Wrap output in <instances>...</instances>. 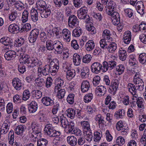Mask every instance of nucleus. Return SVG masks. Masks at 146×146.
<instances>
[{
	"label": "nucleus",
	"mask_w": 146,
	"mask_h": 146,
	"mask_svg": "<svg viewBox=\"0 0 146 146\" xmlns=\"http://www.w3.org/2000/svg\"><path fill=\"white\" fill-rule=\"evenodd\" d=\"M106 5L105 7L106 13L111 16L112 23L116 25L118 24L119 23L120 16L118 13L115 11L116 7L115 3L113 1L110 0Z\"/></svg>",
	"instance_id": "f257e3e1"
},
{
	"label": "nucleus",
	"mask_w": 146,
	"mask_h": 146,
	"mask_svg": "<svg viewBox=\"0 0 146 146\" xmlns=\"http://www.w3.org/2000/svg\"><path fill=\"white\" fill-rule=\"evenodd\" d=\"M46 47L48 50H54L56 54H61L64 50L63 46L61 42L54 39L48 40L46 42Z\"/></svg>",
	"instance_id": "f03ea898"
},
{
	"label": "nucleus",
	"mask_w": 146,
	"mask_h": 146,
	"mask_svg": "<svg viewBox=\"0 0 146 146\" xmlns=\"http://www.w3.org/2000/svg\"><path fill=\"white\" fill-rule=\"evenodd\" d=\"M41 128L40 125L39 124L35 122H32L30 127L29 128L30 137L37 138L40 137L41 135Z\"/></svg>",
	"instance_id": "7ed1b4c3"
},
{
	"label": "nucleus",
	"mask_w": 146,
	"mask_h": 146,
	"mask_svg": "<svg viewBox=\"0 0 146 146\" xmlns=\"http://www.w3.org/2000/svg\"><path fill=\"white\" fill-rule=\"evenodd\" d=\"M88 10L87 8L84 6L81 7L77 11L78 16L79 19L86 20V23L90 20L89 15H87Z\"/></svg>",
	"instance_id": "20e7f679"
},
{
	"label": "nucleus",
	"mask_w": 146,
	"mask_h": 146,
	"mask_svg": "<svg viewBox=\"0 0 146 146\" xmlns=\"http://www.w3.org/2000/svg\"><path fill=\"white\" fill-rule=\"evenodd\" d=\"M44 131L50 137H55L61 133L60 131L54 130L52 125L50 124H48L46 125Z\"/></svg>",
	"instance_id": "39448f33"
},
{
	"label": "nucleus",
	"mask_w": 146,
	"mask_h": 146,
	"mask_svg": "<svg viewBox=\"0 0 146 146\" xmlns=\"http://www.w3.org/2000/svg\"><path fill=\"white\" fill-rule=\"evenodd\" d=\"M59 61L57 59H53L50 62L49 66L50 72L52 75L54 76L58 72L59 68Z\"/></svg>",
	"instance_id": "423d86ee"
},
{
	"label": "nucleus",
	"mask_w": 146,
	"mask_h": 146,
	"mask_svg": "<svg viewBox=\"0 0 146 146\" xmlns=\"http://www.w3.org/2000/svg\"><path fill=\"white\" fill-rule=\"evenodd\" d=\"M119 83V80L117 79H113L112 80L111 85L109 88V92L113 95H114L118 88Z\"/></svg>",
	"instance_id": "0eeeda50"
},
{
	"label": "nucleus",
	"mask_w": 146,
	"mask_h": 146,
	"mask_svg": "<svg viewBox=\"0 0 146 146\" xmlns=\"http://www.w3.org/2000/svg\"><path fill=\"white\" fill-rule=\"evenodd\" d=\"M102 64L98 62L93 63L91 65L92 72L94 74H98L102 72Z\"/></svg>",
	"instance_id": "6e6552de"
},
{
	"label": "nucleus",
	"mask_w": 146,
	"mask_h": 146,
	"mask_svg": "<svg viewBox=\"0 0 146 146\" xmlns=\"http://www.w3.org/2000/svg\"><path fill=\"white\" fill-rule=\"evenodd\" d=\"M39 30L35 29L31 31L30 33L29 40L30 42L34 43L36 40L39 35Z\"/></svg>",
	"instance_id": "1a4fd4ad"
},
{
	"label": "nucleus",
	"mask_w": 146,
	"mask_h": 146,
	"mask_svg": "<svg viewBox=\"0 0 146 146\" xmlns=\"http://www.w3.org/2000/svg\"><path fill=\"white\" fill-rule=\"evenodd\" d=\"M133 82L137 87V90L142 91L144 88V83L143 80L140 78H134Z\"/></svg>",
	"instance_id": "9d476101"
},
{
	"label": "nucleus",
	"mask_w": 146,
	"mask_h": 146,
	"mask_svg": "<svg viewBox=\"0 0 146 146\" xmlns=\"http://www.w3.org/2000/svg\"><path fill=\"white\" fill-rule=\"evenodd\" d=\"M38 74L40 75L41 74L43 76H46L49 75L50 72V68L49 65H46L42 69L41 66L38 67Z\"/></svg>",
	"instance_id": "9b49d317"
},
{
	"label": "nucleus",
	"mask_w": 146,
	"mask_h": 146,
	"mask_svg": "<svg viewBox=\"0 0 146 146\" xmlns=\"http://www.w3.org/2000/svg\"><path fill=\"white\" fill-rule=\"evenodd\" d=\"M0 42L6 46H8V47L7 48L8 49L11 48L13 44L11 39L7 37H3L0 39Z\"/></svg>",
	"instance_id": "f8f14e48"
},
{
	"label": "nucleus",
	"mask_w": 146,
	"mask_h": 146,
	"mask_svg": "<svg viewBox=\"0 0 146 146\" xmlns=\"http://www.w3.org/2000/svg\"><path fill=\"white\" fill-rule=\"evenodd\" d=\"M79 23V20L74 15H70L68 19V24L70 27L76 26Z\"/></svg>",
	"instance_id": "ddd939ff"
},
{
	"label": "nucleus",
	"mask_w": 146,
	"mask_h": 146,
	"mask_svg": "<svg viewBox=\"0 0 146 146\" xmlns=\"http://www.w3.org/2000/svg\"><path fill=\"white\" fill-rule=\"evenodd\" d=\"M13 86L16 90H20L22 87L23 84L18 78H14L12 80Z\"/></svg>",
	"instance_id": "4468645a"
},
{
	"label": "nucleus",
	"mask_w": 146,
	"mask_h": 146,
	"mask_svg": "<svg viewBox=\"0 0 146 146\" xmlns=\"http://www.w3.org/2000/svg\"><path fill=\"white\" fill-rule=\"evenodd\" d=\"M51 6L48 5L46 9L40 11V13L41 17L42 18H47L49 16L51 13Z\"/></svg>",
	"instance_id": "2eb2a0df"
},
{
	"label": "nucleus",
	"mask_w": 146,
	"mask_h": 146,
	"mask_svg": "<svg viewBox=\"0 0 146 146\" xmlns=\"http://www.w3.org/2000/svg\"><path fill=\"white\" fill-rule=\"evenodd\" d=\"M106 87L102 85L97 86L95 90L96 94L100 96H104L106 94Z\"/></svg>",
	"instance_id": "dca6fc26"
},
{
	"label": "nucleus",
	"mask_w": 146,
	"mask_h": 146,
	"mask_svg": "<svg viewBox=\"0 0 146 146\" xmlns=\"http://www.w3.org/2000/svg\"><path fill=\"white\" fill-rule=\"evenodd\" d=\"M41 101L43 104L46 106H51L54 104V100L48 96L42 98Z\"/></svg>",
	"instance_id": "f3484780"
},
{
	"label": "nucleus",
	"mask_w": 146,
	"mask_h": 146,
	"mask_svg": "<svg viewBox=\"0 0 146 146\" xmlns=\"http://www.w3.org/2000/svg\"><path fill=\"white\" fill-rule=\"evenodd\" d=\"M16 52L13 50H9L6 52L4 54V57L7 60H13L16 57Z\"/></svg>",
	"instance_id": "a211bd4d"
},
{
	"label": "nucleus",
	"mask_w": 146,
	"mask_h": 146,
	"mask_svg": "<svg viewBox=\"0 0 146 146\" xmlns=\"http://www.w3.org/2000/svg\"><path fill=\"white\" fill-rule=\"evenodd\" d=\"M9 31L13 34L20 32V29L19 26L15 24H11L8 27Z\"/></svg>",
	"instance_id": "6ab92c4d"
},
{
	"label": "nucleus",
	"mask_w": 146,
	"mask_h": 146,
	"mask_svg": "<svg viewBox=\"0 0 146 146\" xmlns=\"http://www.w3.org/2000/svg\"><path fill=\"white\" fill-rule=\"evenodd\" d=\"M131 35L130 31H126L123 35V41L124 42L127 44H129L131 40Z\"/></svg>",
	"instance_id": "aec40b11"
},
{
	"label": "nucleus",
	"mask_w": 146,
	"mask_h": 146,
	"mask_svg": "<svg viewBox=\"0 0 146 146\" xmlns=\"http://www.w3.org/2000/svg\"><path fill=\"white\" fill-rule=\"evenodd\" d=\"M90 85L89 81L87 80H84L82 82L81 89L83 92L87 91L90 88Z\"/></svg>",
	"instance_id": "412c9836"
},
{
	"label": "nucleus",
	"mask_w": 146,
	"mask_h": 146,
	"mask_svg": "<svg viewBox=\"0 0 146 146\" xmlns=\"http://www.w3.org/2000/svg\"><path fill=\"white\" fill-rule=\"evenodd\" d=\"M31 57L27 54H24L22 56L21 58L20 61V63L23 64H30Z\"/></svg>",
	"instance_id": "4be33fe9"
},
{
	"label": "nucleus",
	"mask_w": 146,
	"mask_h": 146,
	"mask_svg": "<svg viewBox=\"0 0 146 146\" xmlns=\"http://www.w3.org/2000/svg\"><path fill=\"white\" fill-rule=\"evenodd\" d=\"M62 35L64 39L66 42H69L70 40V32L66 29H64L62 31Z\"/></svg>",
	"instance_id": "5701e85b"
},
{
	"label": "nucleus",
	"mask_w": 146,
	"mask_h": 146,
	"mask_svg": "<svg viewBox=\"0 0 146 146\" xmlns=\"http://www.w3.org/2000/svg\"><path fill=\"white\" fill-rule=\"evenodd\" d=\"M80 124L83 130V132L85 131H89L91 129L89 122L87 121H82Z\"/></svg>",
	"instance_id": "b1692460"
},
{
	"label": "nucleus",
	"mask_w": 146,
	"mask_h": 146,
	"mask_svg": "<svg viewBox=\"0 0 146 146\" xmlns=\"http://www.w3.org/2000/svg\"><path fill=\"white\" fill-rule=\"evenodd\" d=\"M36 4L37 10L40 11L46 9L47 6L48 5H46L45 2L42 0H40L37 1Z\"/></svg>",
	"instance_id": "393cba45"
},
{
	"label": "nucleus",
	"mask_w": 146,
	"mask_h": 146,
	"mask_svg": "<svg viewBox=\"0 0 146 146\" xmlns=\"http://www.w3.org/2000/svg\"><path fill=\"white\" fill-rule=\"evenodd\" d=\"M64 128L66 132L68 133H72L76 128L75 124L72 122H70Z\"/></svg>",
	"instance_id": "a878e982"
},
{
	"label": "nucleus",
	"mask_w": 146,
	"mask_h": 146,
	"mask_svg": "<svg viewBox=\"0 0 146 146\" xmlns=\"http://www.w3.org/2000/svg\"><path fill=\"white\" fill-rule=\"evenodd\" d=\"M81 76L82 78L85 79L88 76L89 69L87 66L83 67V68L81 70Z\"/></svg>",
	"instance_id": "bb28decb"
},
{
	"label": "nucleus",
	"mask_w": 146,
	"mask_h": 146,
	"mask_svg": "<svg viewBox=\"0 0 146 146\" xmlns=\"http://www.w3.org/2000/svg\"><path fill=\"white\" fill-rule=\"evenodd\" d=\"M136 7L138 13L141 15H143L144 14V10L143 9L144 5L142 2H138L136 3Z\"/></svg>",
	"instance_id": "cd10ccee"
},
{
	"label": "nucleus",
	"mask_w": 146,
	"mask_h": 146,
	"mask_svg": "<svg viewBox=\"0 0 146 146\" xmlns=\"http://www.w3.org/2000/svg\"><path fill=\"white\" fill-rule=\"evenodd\" d=\"M30 65L32 66H37L39 67L42 65V63L40 61L38 60L36 58L31 57Z\"/></svg>",
	"instance_id": "c85d7f7f"
},
{
	"label": "nucleus",
	"mask_w": 146,
	"mask_h": 146,
	"mask_svg": "<svg viewBox=\"0 0 146 146\" xmlns=\"http://www.w3.org/2000/svg\"><path fill=\"white\" fill-rule=\"evenodd\" d=\"M68 143L72 146H75L77 144L76 138L73 136H68L67 138Z\"/></svg>",
	"instance_id": "c756f323"
},
{
	"label": "nucleus",
	"mask_w": 146,
	"mask_h": 146,
	"mask_svg": "<svg viewBox=\"0 0 146 146\" xmlns=\"http://www.w3.org/2000/svg\"><path fill=\"white\" fill-rule=\"evenodd\" d=\"M95 43L92 40H89L86 42L85 45L86 49L87 51H90L94 48Z\"/></svg>",
	"instance_id": "7c9ffc66"
},
{
	"label": "nucleus",
	"mask_w": 146,
	"mask_h": 146,
	"mask_svg": "<svg viewBox=\"0 0 146 146\" xmlns=\"http://www.w3.org/2000/svg\"><path fill=\"white\" fill-rule=\"evenodd\" d=\"M119 56L120 59L122 61L125 60L127 58L126 51L122 48H120L119 51Z\"/></svg>",
	"instance_id": "2f4dec72"
},
{
	"label": "nucleus",
	"mask_w": 146,
	"mask_h": 146,
	"mask_svg": "<svg viewBox=\"0 0 146 146\" xmlns=\"http://www.w3.org/2000/svg\"><path fill=\"white\" fill-rule=\"evenodd\" d=\"M66 112L67 116L71 119H74L76 114V111L72 108L68 109Z\"/></svg>",
	"instance_id": "473e14b6"
},
{
	"label": "nucleus",
	"mask_w": 146,
	"mask_h": 146,
	"mask_svg": "<svg viewBox=\"0 0 146 146\" xmlns=\"http://www.w3.org/2000/svg\"><path fill=\"white\" fill-rule=\"evenodd\" d=\"M38 12L35 9H32L31 11V19L33 21L36 22L38 20Z\"/></svg>",
	"instance_id": "72a5a7b5"
},
{
	"label": "nucleus",
	"mask_w": 146,
	"mask_h": 146,
	"mask_svg": "<svg viewBox=\"0 0 146 146\" xmlns=\"http://www.w3.org/2000/svg\"><path fill=\"white\" fill-rule=\"evenodd\" d=\"M125 113V111L123 109H119L115 112L114 116L117 119H122L124 117Z\"/></svg>",
	"instance_id": "f704fd0d"
},
{
	"label": "nucleus",
	"mask_w": 146,
	"mask_h": 146,
	"mask_svg": "<svg viewBox=\"0 0 146 146\" xmlns=\"http://www.w3.org/2000/svg\"><path fill=\"white\" fill-rule=\"evenodd\" d=\"M32 96L36 99L40 98L42 96V92L39 90H34L31 92Z\"/></svg>",
	"instance_id": "c9c22d12"
},
{
	"label": "nucleus",
	"mask_w": 146,
	"mask_h": 146,
	"mask_svg": "<svg viewBox=\"0 0 146 146\" xmlns=\"http://www.w3.org/2000/svg\"><path fill=\"white\" fill-rule=\"evenodd\" d=\"M117 45L116 43L112 42L108 46V50L109 52L113 53L116 50Z\"/></svg>",
	"instance_id": "e433bc0d"
},
{
	"label": "nucleus",
	"mask_w": 146,
	"mask_h": 146,
	"mask_svg": "<svg viewBox=\"0 0 146 146\" xmlns=\"http://www.w3.org/2000/svg\"><path fill=\"white\" fill-rule=\"evenodd\" d=\"M75 71L73 69L68 70L66 72V78L68 80L72 79L75 76Z\"/></svg>",
	"instance_id": "4c0bfd02"
},
{
	"label": "nucleus",
	"mask_w": 146,
	"mask_h": 146,
	"mask_svg": "<svg viewBox=\"0 0 146 146\" xmlns=\"http://www.w3.org/2000/svg\"><path fill=\"white\" fill-rule=\"evenodd\" d=\"M82 57L79 55L76 54L73 56V60L75 65L77 66L79 65L81 62Z\"/></svg>",
	"instance_id": "58836bf2"
},
{
	"label": "nucleus",
	"mask_w": 146,
	"mask_h": 146,
	"mask_svg": "<svg viewBox=\"0 0 146 146\" xmlns=\"http://www.w3.org/2000/svg\"><path fill=\"white\" fill-rule=\"evenodd\" d=\"M29 14V12L26 9L23 12L21 20L23 23H25L28 21Z\"/></svg>",
	"instance_id": "ea45409f"
},
{
	"label": "nucleus",
	"mask_w": 146,
	"mask_h": 146,
	"mask_svg": "<svg viewBox=\"0 0 146 146\" xmlns=\"http://www.w3.org/2000/svg\"><path fill=\"white\" fill-rule=\"evenodd\" d=\"M24 129V126L22 125H19L15 129V132L17 135H21L23 134Z\"/></svg>",
	"instance_id": "a19ab883"
},
{
	"label": "nucleus",
	"mask_w": 146,
	"mask_h": 146,
	"mask_svg": "<svg viewBox=\"0 0 146 146\" xmlns=\"http://www.w3.org/2000/svg\"><path fill=\"white\" fill-rule=\"evenodd\" d=\"M31 27L30 24L27 23L24 24L23 27L20 29V32H27L31 29Z\"/></svg>",
	"instance_id": "79ce46f5"
},
{
	"label": "nucleus",
	"mask_w": 146,
	"mask_h": 146,
	"mask_svg": "<svg viewBox=\"0 0 146 146\" xmlns=\"http://www.w3.org/2000/svg\"><path fill=\"white\" fill-rule=\"evenodd\" d=\"M102 136V133L101 131H97L94 132L93 138L94 141L95 142L99 141L101 139Z\"/></svg>",
	"instance_id": "37998d69"
},
{
	"label": "nucleus",
	"mask_w": 146,
	"mask_h": 146,
	"mask_svg": "<svg viewBox=\"0 0 146 146\" xmlns=\"http://www.w3.org/2000/svg\"><path fill=\"white\" fill-rule=\"evenodd\" d=\"M136 104L139 108L144 109L145 108V102L144 100L142 98L139 97L136 101Z\"/></svg>",
	"instance_id": "c03bdc74"
},
{
	"label": "nucleus",
	"mask_w": 146,
	"mask_h": 146,
	"mask_svg": "<svg viewBox=\"0 0 146 146\" xmlns=\"http://www.w3.org/2000/svg\"><path fill=\"white\" fill-rule=\"evenodd\" d=\"M36 85L39 87H42L45 82L44 79L42 78H37L35 80Z\"/></svg>",
	"instance_id": "a18cd8bd"
},
{
	"label": "nucleus",
	"mask_w": 146,
	"mask_h": 146,
	"mask_svg": "<svg viewBox=\"0 0 146 146\" xmlns=\"http://www.w3.org/2000/svg\"><path fill=\"white\" fill-rule=\"evenodd\" d=\"M102 37L104 39L109 40L111 38V34L109 30L106 29L103 32Z\"/></svg>",
	"instance_id": "49530a36"
},
{
	"label": "nucleus",
	"mask_w": 146,
	"mask_h": 146,
	"mask_svg": "<svg viewBox=\"0 0 146 146\" xmlns=\"http://www.w3.org/2000/svg\"><path fill=\"white\" fill-rule=\"evenodd\" d=\"M48 142L47 139L44 138H41L37 141V146H46Z\"/></svg>",
	"instance_id": "de8ad7c7"
},
{
	"label": "nucleus",
	"mask_w": 146,
	"mask_h": 146,
	"mask_svg": "<svg viewBox=\"0 0 146 146\" xmlns=\"http://www.w3.org/2000/svg\"><path fill=\"white\" fill-rule=\"evenodd\" d=\"M60 119L61 122V125L64 128L66 127L69 123L68 121L66 118L62 115L60 116Z\"/></svg>",
	"instance_id": "09e8293b"
},
{
	"label": "nucleus",
	"mask_w": 146,
	"mask_h": 146,
	"mask_svg": "<svg viewBox=\"0 0 146 146\" xmlns=\"http://www.w3.org/2000/svg\"><path fill=\"white\" fill-rule=\"evenodd\" d=\"M62 3L64 5H66L68 3V0H55L54 3L56 5H57L58 7H60Z\"/></svg>",
	"instance_id": "8fccbe9b"
},
{
	"label": "nucleus",
	"mask_w": 146,
	"mask_h": 146,
	"mask_svg": "<svg viewBox=\"0 0 146 146\" xmlns=\"http://www.w3.org/2000/svg\"><path fill=\"white\" fill-rule=\"evenodd\" d=\"M14 5L16 9L19 11H21L25 8L24 4L19 1L15 2Z\"/></svg>",
	"instance_id": "3c124183"
},
{
	"label": "nucleus",
	"mask_w": 146,
	"mask_h": 146,
	"mask_svg": "<svg viewBox=\"0 0 146 146\" xmlns=\"http://www.w3.org/2000/svg\"><path fill=\"white\" fill-rule=\"evenodd\" d=\"M56 89L58 90L57 93L58 98L60 99L63 98L66 93L65 90L61 88H57Z\"/></svg>",
	"instance_id": "603ef678"
},
{
	"label": "nucleus",
	"mask_w": 146,
	"mask_h": 146,
	"mask_svg": "<svg viewBox=\"0 0 146 146\" xmlns=\"http://www.w3.org/2000/svg\"><path fill=\"white\" fill-rule=\"evenodd\" d=\"M100 77L98 75L95 76L93 79L92 83L94 86H96L100 84Z\"/></svg>",
	"instance_id": "864d4df0"
},
{
	"label": "nucleus",
	"mask_w": 146,
	"mask_h": 146,
	"mask_svg": "<svg viewBox=\"0 0 146 146\" xmlns=\"http://www.w3.org/2000/svg\"><path fill=\"white\" fill-rule=\"evenodd\" d=\"M30 96V93L28 89H26L24 91L23 94V100L26 101L29 99Z\"/></svg>",
	"instance_id": "5fc2aeb1"
},
{
	"label": "nucleus",
	"mask_w": 146,
	"mask_h": 146,
	"mask_svg": "<svg viewBox=\"0 0 146 146\" xmlns=\"http://www.w3.org/2000/svg\"><path fill=\"white\" fill-rule=\"evenodd\" d=\"M102 72H106L108 70H110L108 62L106 61H104L102 64Z\"/></svg>",
	"instance_id": "6e6d98bb"
},
{
	"label": "nucleus",
	"mask_w": 146,
	"mask_h": 146,
	"mask_svg": "<svg viewBox=\"0 0 146 146\" xmlns=\"http://www.w3.org/2000/svg\"><path fill=\"white\" fill-rule=\"evenodd\" d=\"M136 87L134 84L131 83L128 84L127 85L128 89L131 93L132 92L135 93V92H136Z\"/></svg>",
	"instance_id": "4d7b16f0"
},
{
	"label": "nucleus",
	"mask_w": 146,
	"mask_h": 146,
	"mask_svg": "<svg viewBox=\"0 0 146 146\" xmlns=\"http://www.w3.org/2000/svg\"><path fill=\"white\" fill-rule=\"evenodd\" d=\"M93 98V95L92 93H89L86 94L84 97V101L87 103L90 102Z\"/></svg>",
	"instance_id": "13d9d810"
},
{
	"label": "nucleus",
	"mask_w": 146,
	"mask_h": 146,
	"mask_svg": "<svg viewBox=\"0 0 146 146\" xmlns=\"http://www.w3.org/2000/svg\"><path fill=\"white\" fill-rule=\"evenodd\" d=\"M17 12L15 11L12 12L9 15V18L11 21H13L15 20L17 17Z\"/></svg>",
	"instance_id": "bf43d9fd"
},
{
	"label": "nucleus",
	"mask_w": 146,
	"mask_h": 146,
	"mask_svg": "<svg viewBox=\"0 0 146 146\" xmlns=\"http://www.w3.org/2000/svg\"><path fill=\"white\" fill-rule=\"evenodd\" d=\"M82 33V31L79 28L73 30L72 35L75 37H77L80 36Z\"/></svg>",
	"instance_id": "052dcab7"
},
{
	"label": "nucleus",
	"mask_w": 146,
	"mask_h": 146,
	"mask_svg": "<svg viewBox=\"0 0 146 146\" xmlns=\"http://www.w3.org/2000/svg\"><path fill=\"white\" fill-rule=\"evenodd\" d=\"M139 62L143 64L146 62V54L145 53L141 54L139 56Z\"/></svg>",
	"instance_id": "680f3d73"
},
{
	"label": "nucleus",
	"mask_w": 146,
	"mask_h": 146,
	"mask_svg": "<svg viewBox=\"0 0 146 146\" xmlns=\"http://www.w3.org/2000/svg\"><path fill=\"white\" fill-rule=\"evenodd\" d=\"M85 132H86V135L84 136L85 138L87 141L90 142L92 141V138L91 129L89 131Z\"/></svg>",
	"instance_id": "e2e57ef3"
},
{
	"label": "nucleus",
	"mask_w": 146,
	"mask_h": 146,
	"mask_svg": "<svg viewBox=\"0 0 146 146\" xmlns=\"http://www.w3.org/2000/svg\"><path fill=\"white\" fill-rule=\"evenodd\" d=\"M92 56L90 54H86L83 56L82 58L83 62L86 64L89 63L91 61Z\"/></svg>",
	"instance_id": "0e129e2a"
},
{
	"label": "nucleus",
	"mask_w": 146,
	"mask_h": 146,
	"mask_svg": "<svg viewBox=\"0 0 146 146\" xmlns=\"http://www.w3.org/2000/svg\"><path fill=\"white\" fill-rule=\"evenodd\" d=\"M48 33L49 34L52 36H53L55 35L56 36H57L60 35V32L56 29H53L52 30H49Z\"/></svg>",
	"instance_id": "69168bd1"
},
{
	"label": "nucleus",
	"mask_w": 146,
	"mask_h": 146,
	"mask_svg": "<svg viewBox=\"0 0 146 146\" xmlns=\"http://www.w3.org/2000/svg\"><path fill=\"white\" fill-rule=\"evenodd\" d=\"M61 133H59L58 135L54 137V139L53 140V142L56 145H58L60 143L61 138L60 137Z\"/></svg>",
	"instance_id": "338daca9"
},
{
	"label": "nucleus",
	"mask_w": 146,
	"mask_h": 146,
	"mask_svg": "<svg viewBox=\"0 0 146 146\" xmlns=\"http://www.w3.org/2000/svg\"><path fill=\"white\" fill-rule=\"evenodd\" d=\"M125 142L124 138L121 136H119L116 139V143L118 145H123Z\"/></svg>",
	"instance_id": "774afa93"
}]
</instances>
